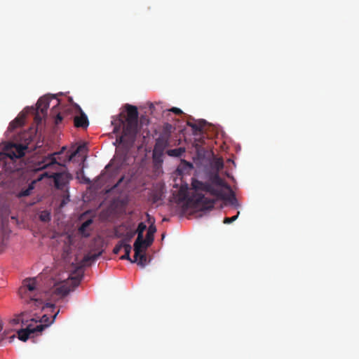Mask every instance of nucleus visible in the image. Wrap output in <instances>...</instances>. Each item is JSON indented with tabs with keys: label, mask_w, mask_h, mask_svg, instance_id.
I'll list each match as a JSON object with an SVG mask.
<instances>
[{
	"label": "nucleus",
	"mask_w": 359,
	"mask_h": 359,
	"mask_svg": "<svg viewBox=\"0 0 359 359\" xmlns=\"http://www.w3.org/2000/svg\"><path fill=\"white\" fill-rule=\"evenodd\" d=\"M44 330V326L41 324L32 325L29 323L25 329H21L18 332V339L22 341H26L32 334L36 332H41Z\"/></svg>",
	"instance_id": "obj_8"
},
{
	"label": "nucleus",
	"mask_w": 359,
	"mask_h": 359,
	"mask_svg": "<svg viewBox=\"0 0 359 359\" xmlns=\"http://www.w3.org/2000/svg\"><path fill=\"white\" fill-rule=\"evenodd\" d=\"M59 104V100H57V104L53 107L50 116L54 119V123L55 126H59L62 123V121L65 118V115L68 113L69 109L65 110L62 112H57L56 107Z\"/></svg>",
	"instance_id": "obj_13"
},
{
	"label": "nucleus",
	"mask_w": 359,
	"mask_h": 359,
	"mask_svg": "<svg viewBox=\"0 0 359 359\" xmlns=\"http://www.w3.org/2000/svg\"><path fill=\"white\" fill-rule=\"evenodd\" d=\"M179 199L182 201L189 200L187 187H182L179 190Z\"/></svg>",
	"instance_id": "obj_22"
},
{
	"label": "nucleus",
	"mask_w": 359,
	"mask_h": 359,
	"mask_svg": "<svg viewBox=\"0 0 359 359\" xmlns=\"http://www.w3.org/2000/svg\"><path fill=\"white\" fill-rule=\"evenodd\" d=\"M193 189L196 194L193 195V201L198 205L203 206L205 209H211L215 204V200L205 197L199 191L209 193L213 196L217 198H224V194L222 188L229 189L228 184L222 179L218 174H215L210 177V182H203L194 179L191 182Z\"/></svg>",
	"instance_id": "obj_2"
},
{
	"label": "nucleus",
	"mask_w": 359,
	"mask_h": 359,
	"mask_svg": "<svg viewBox=\"0 0 359 359\" xmlns=\"http://www.w3.org/2000/svg\"><path fill=\"white\" fill-rule=\"evenodd\" d=\"M28 149L27 145L21 144H10L5 147L4 152L0 156V160H3L5 164L15 162L21 158Z\"/></svg>",
	"instance_id": "obj_4"
},
{
	"label": "nucleus",
	"mask_w": 359,
	"mask_h": 359,
	"mask_svg": "<svg viewBox=\"0 0 359 359\" xmlns=\"http://www.w3.org/2000/svg\"><path fill=\"white\" fill-rule=\"evenodd\" d=\"M122 180H123V177H121V178L118 180V183L116 184V186H118V184L119 183H121Z\"/></svg>",
	"instance_id": "obj_35"
},
{
	"label": "nucleus",
	"mask_w": 359,
	"mask_h": 359,
	"mask_svg": "<svg viewBox=\"0 0 359 359\" xmlns=\"http://www.w3.org/2000/svg\"><path fill=\"white\" fill-rule=\"evenodd\" d=\"M26 315L27 311H24L15 315V317L11 320V324L13 325H15L19 323H21L22 325H26L29 322L28 319H25V316Z\"/></svg>",
	"instance_id": "obj_14"
},
{
	"label": "nucleus",
	"mask_w": 359,
	"mask_h": 359,
	"mask_svg": "<svg viewBox=\"0 0 359 359\" xmlns=\"http://www.w3.org/2000/svg\"><path fill=\"white\" fill-rule=\"evenodd\" d=\"M63 177L64 175L62 173H56L54 176L55 185L57 189H62L65 184Z\"/></svg>",
	"instance_id": "obj_21"
},
{
	"label": "nucleus",
	"mask_w": 359,
	"mask_h": 359,
	"mask_svg": "<svg viewBox=\"0 0 359 359\" xmlns=\"http://www.w3.org/2000/svg\"><path fill=\"white\" fill-rule=\"evenodd\" d=\"M135 234H136V232H135V231H130L126 232L123 242H126V243H128L132 240V238L135 236Z\"/></svg>",
	"instance_id": "obj_26"
},
{
	"label": "nucleus",
	"mask_w": 359,
	"mask_h": 359,
	"mask_svg": "<svg viewBox=\"0 0 359 359\" xmlns=\"http://www.w3.org/2000/svg\"><path fill=\"white\" fill-rule=\"evenodd\" d=\"M84 148V145H79L75 151L67 155V161H71L76 156V154L81 151Z\"/></svg>",
	"instance_id": "obj_25"
},
{
	"label": "nucleus",
	"mask_w": 359,
	"mask_h": 359,
	"mask_svg": "<svg viewBox=\"0 0 359 359\" xmlns=\"http://www.w3.org/2000/svg\"><path fill=\"white\" fill-rule=\"evenodd\" d=\"M101 255V252H98L97 254L93 255H86L84 256L82 262L83 264H87L90 262H93L96 260Z\"/></svg>",
	"instance_id": "obj_23"
},
{
	"label": "nucleus",
	"mask_w": 359,
	"mask_h": 359,
	"mask_svg": "<svg viewBox=\"0 0 359 359\" xmlns=\"http://www.w3.org/2000/svg\"><path fill=\"white\" fill-rule=\"evenodd\" d=\"M187 125L189 126H190L194 131H201V127L196 123H192L188 122Z\"/></svg>",
	"instance_id": "obj_30"
},
{
	"label": "nucleus",
	"mask_w": 359,
	"mask_h": 359,
	"mask_svg": "<svg viewBox=\"0 0 359 359\" xmlns=\"http://www.w3.org/2000/svg\"><path fill=\"white\" fill-rule=\"evenodd\" d=\"M25 319H28L29 320V322L25 325L26 327H27V325L29 324V323H32V325H35V323H38V319H36V318H34V317H32L27 312V315L25 316Z\"/></svg>",
	"instance_id": "obj_27"
},
{
	"label": "nucleus",
	"mask_w": 359,
	"mask_h": 359,
	"mask_svg": "<svg viewBox=\"0 0 359 359\" xmlns=\"http://www.w3.org/2000/svg\"><path fill=\"white\" fill-rule=\"evenodd\" d=\"M184 147H179L177 149H169L166 151L169 156L172 157H181L184 153H185Z\"/></svg>",
	"instance_id": "obj_20"
},
{
	"label": "nucleus",
	"mask_w": 359,
	"mask_h": 359,
	"mask_svg": "<svg viewBox=\"0 0 359 359\" xmlns=\"http://www.w3.org/2000/svg\"><path fill=\"white\" fill-rule=\"evenodd\" d=\"M69 101L73 102L72 99L69 98ZM72 106L80 113V116H75L74 117V123L76 128H86L88 126L89 122L87 116L83 111L80 106L76 103H72Z\"/></svg>",
	"instance_id": "obj_9"
},
{
	"label": "nucleus",
	"mask_w": 359,
	"mask_h": 359,
	"mask_svg": "<svg viewBox=\"0 0 359 359\" xmlns=\"http://www.w3.org/2000/svg\"><path fill=\"white\" fill-rule=\"evenodd\" d=\"M65 149L66 147H63L60 152L49 154L48 156L43 158V159L39 163V169H45L54 164L61 165V163L57 162L55 156L62 154Z\"/></svg>",
	"instance_id": "obj_12"
},
{
	"label": "nucleus",
	"mask_w": 359,
	"mask_h": 359,
	"mask_svg": "<svg viewBox=\"0 0 359 359\" xmlns=\"http://www.w3.org/2000/svg\"><path fill=\"white\" fill-rule=\"evenodd\" d=\"M24 124V117L18 116L15 118L12 122L10 123L8 130L11 131L14 130L15 128L22 126Z\"/></svg>",
	"instance_id": "obj_19"
},
{
	"label": "nucleus",
	"mask_w": 359,
	"mask_h": 359,
	"mask_svg": "<svg viewBox=\"0 0 359 359\" xmlns=\"http://www.w3.org/2000/svg\"><path fill=\"white\" fill-rule=\"evenodd\" d=\"M93 220L91 219L85 221L79 229V233L84 237H88L90 233L88 231V227L92 224Z\"/></svg>",
	"instance_id": "obj_17"
},
{
	"label": "nucleus",
	"mask_w": 359,
	"mask_h": 359,
	"mask_svg": "<svg viewBox=\"0 0 359 359\" xmlns=\"http://www.w3.org/2000/svg\"><path fill=\"white\" fill-rule=\"evenodd\" d=\"M123 247L124 248L125 255H122L121 257V259H127V260L130 261L132 263H135V262H137V258L135 259V255H134V259H132L130 258V252H131V250H132L131 245L129 243H124Z\"/></svg>",
	"instance_id": "obj_16"
},
{
	"label": "nucleus",
	"mask_w": 359,
	"mask_h": 359,
	"mask_svg": "<svg viewBox=\"0 0 359 359\" xmlns=\"http://www.w3.org/2000/svg\"><path fill=\"white\" fill-rule=\"evenodd\" d=\"M72 280L74 281V283H75L76 285H78L80 282L81 278H72Z\"/></svg>",
	"instance_id": "obj_33"
},
{
	"label": "nucleus",
	"mask_w": 359,
	"mask_h": 359,
	"mask_svg": "<svg viewBox=\"0 0 359 359\" xmlns=\"http://www.w3.org/2000/svg\"><path fill=\"white\" fill-rule=\"evenodd\" d=\"M125 108L126 114L121 113L118 118L112 121V124L115 125L114 133H118L121 130V135L116 141H119L128 147H132L139 133V114L135 106L126 104Z\"/></svg>",
	"instance_id": "obj_1"
},
{
	"label": "nucleus",
	"mask_w": 359,
	"mask_h": 359,
	"mask_svg": "<svg viewBox=\"0 0 359 359\" xmlns=\"http://www.w3.org/2000/svg\"><path fill=\"white\" fill-rule=\"evenodd\" d=\"M50 99L47 96L40 97L36 102V107H32L31 110L34 114V121L39 125L41 123L43 116L47 114V109L49 107Z\"/></svg>",
	"instance_id": "obj_6"
},
{
	"label": "nucleus",
	"mask_w": 359,
	"mask_h": 359,
	"mask_svg": "<svg viewBox=\"0 0 359 359\" xmlns=\"http://www.w3.org/2000/svg\"><path fill=\"white\" fill-rule=\"evenodd\" d=\"M170 111L176 114H182V111L179 109V108H177V107H172L170 109Z\"/></svg>",
	"instance_id": "obj_32"
},
{
	"label": "nucleus",
	"mask_w": 359,
	"mask_h": 359,
	"mask_svg": "<svg viewBox=\"0 0 359 359\" xmlns=\"http://www.w3.org/2000/svg\"><path fill=\"white\" fill-rule=\"evenodd\" d=\"M137 264L141 267H144L147 264V255L144 253H142V251L140 252V255L137 256Z\"/></svg>",
	"instance_id": "obj_24"
},
{
	"label": "nucleus",
	"mask_w": 359,
	"mask_h": 359,
	"mask_svg": "<svg viewBox=\"0 0 359 359\" xmlns=\"http://www.w3.org/2000/svg\"><path fill=\"white\" fill-rule=\"evenodd\" d=\"M69 289L65 285H57L44 293L45 309H52L55 304L52 303L61 297L66 296L69 292Z\"/></svg>",
	"instance_id": "obj_5"
},
{
	"label": "nucleus",
	"mask_w": 359,
	"mask_h": 359,
	"mask_svg": "<svg viewBox=\"0 0 359 359\" xmlns=\"http://www.w3.org/2000/svg\"><path fill=\"white\" fill-rule=\"evenodd\" d=\"M40 219L43 222H48L50 220V215L47 212H43L41 215H40Z\"/></svg>",
	"instance_id": "obj_31"
},
{
	"label": "nucleus",
	"mask_w": 359,
	"mask_h": 359,
	"mask_svg": "<svg viewBox=\"0 0 359 359\" xmlns=\"http://www.w3.org/2000/svg\"><path fill=\"white\" fill-rule=\"evenodd\" d=\"M239 212H237V215L231 217H225L224 219V224H230L234 221H236L239 215Z\"/></svg>",
	"instance_id": "obj_28"
},
{
	"label": "nucleus",
	"mask_w": 359,
	"mask_h": 359,
	"mask_svg": "<svg viewBox=\"0 0 359 359\" xmlns=\"http://www.w3.org/2000/svg\"><path fill=\"white\" fill-rule=\"evenodd\" d=\"M34 182H32V183H30L28 185V187L26 189H22L20 191H19L16 194V196L19 198L25 197V196H28L31 194L32 191L34 189Z\"/></svg>",
	"instance_id": "obj_18"
},
{
	"label": "nucleus",
	"mask_w": 359,
	"mask_h": 359,
	"mask_svg": "<svg viewBox=\"0 0 359 359\" xmlns=\"http://www.w3.org/2000/svg\"><path fill=\"white\" fill-rule=\"evenodd\" d=\"M2 330V326L0 325V332H1Z\"/></svg>",
	"instance_id": "obj_37"
},
{
	"label": "nucleus",
	"mask_w": 359,
	"mask_h": 359,
	"mask_svg": "<svg viewBox=\"0 0 359 359\" xmlns=\"http://www.w3.org/2000/svg\"><path fill=\"white\" fill-rule=\"evenodd\" d=\"M156 232V227L152 223L148 228V231L147 232L146 238H143V242H140V249L142 251V249L146 250L148 247H149L154 240V233Z\"/></svg>",
	"instance_id": "obj_11"
},
{
	"label": "nucleus",
	"mask_w": 359,
	"mask_h": 359,
	"mask_svg": "<svg viewBox=\"0 0 359 359\" xmlns=\"http://www.w3.org/2000/svg\"><path fill=\"white\" fill-rule=\"evenodd\" d=\"M183 162L186 164V165L189 168V169H191L193 168V165L191 163H188L185 161H183Z\"/></svg>",
	"instance_id": "obj_34"
},
{
	"label": "nucleus",
	"mask_w": 359,
	"mask_h": 359,
	"mask_svg": "<svg viewBox=\"0 0 359 359\" xmlns=\"http://www.w3.org/2000/svg\"><path fill=\"white\" fill-rule=\"evenodd\" d=\"M171 127H172V126H171V125H170V124H167V126H166V128H171Z\"/></svg>",
	"instance_id": "obj_36"
},
{
	"label": "nucleus",
	"mask_w": 359,
	"mask_h": 359,
	"mask_svg": "<svg viewBox=\"0 0 359 359\" xmlns=\"http://www.w3.org/2000/svg\"><path fill=\"white\" fill-rule=\"evenodd\" d=\"M146 229L147 225L144 222H140L138 224L137 229L135 231V232H136V233L137 234V239L133 245L134 251L135 252V259H137V257L140 255V252H141L140 242H143V233L146 230Z\"/></svg>",
	"instance_id": "obj_10"
},
{
	"label": "nucleus",
	"mask_w": 359,
	"mask_h": 359,
	"mask_svg": "<svg viewBox=\"0 0 359 359\" xmlns=\"http://www.w3.org/2000/svg\"><path fill=\"white\" fill-rule=\"evenodd\" d=\"M170 133L169 132L162 133L156 140L154 148V155H163L165 149L170 145Z\"/></svg>",
	"instance_id": "obj_7"
},
{
	"label": "nucleus",
	"mask_w": 359,
	"mask_h": 359,
	"mask_svg": "<svg viewBox=\"0 0 359 359\" xmlns=\"http://www.w3.org/2000/svg\"><path fill=\"white\" fill-rule=\"evenodd\" d=\"M58 313L59 310L54 315L52 316L51 320H50L49 317L46 314L43 315L41 318L39 320H38V323H35V325L41 324L44 326V328L47 327L54 322Z\"/></svg>",
	"instance_id": "obj_15"
},
{
	"label": "nucleus",
	"mask_w": 359,
	"mask_h": 359,
	"mask_svg": "<svg viewBox=\"0 0 359 359\" xmlns=\"http://www.w3.org/2000/svg\"><path fill=\"white\" fill-rule=\"evenodd\" d=\"M123 244H124L123 241H121L119 244H117L114 247V248L113 250V252L114 254H118L120 252V250H121V248H123Z\"/></svg>",
	"instance_id": "obj_29"
},
{
	"label": "nucleus",
	"mask_w": 359,
	"mask_h": 359,
	"mask_svg": "<svg viewBox=\"0 0 359 359\" xmlns=\"http://www.w3.org/2000/svg\"><path fill=\"white\" fill-rule=\"evenodd\" d=\"M44 293L46 291L41 289L38 278H25L18 290V294L25 303L43 310L45 309Z\"/></svg>",
	"instance_id": "obj_3"
}]
</instances>
